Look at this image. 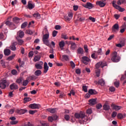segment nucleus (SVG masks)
<instances>
[{"mask_svg": "<svg viewBox=\"0 0 126 126\" xmlns=\"http://www.w3.org/2000/svg\"><path fill=\"white\" fill-rule=\"evenodd\" d=\"M15 58V54H13L12 56L7 58V60L8 61H12Z\"/></svg>", "mask_w": 126, "mask_h": 126, "instance_id": "32", "label": "nucleus"}, {"mask_svg": "<svg viewBox=\"0 0 126 126\" xmlns=\"http://www.w3.org/2000/svg\"><path fill=\"white\" fill-rule=\"evenodd\" d=\"M17 124H18V121H14L10 122L11 125H17Z\"/></svg>", "mask_w": 126, "mask_h": 126, "instance_id": "46", "label": "nucleus"}, {"mask_svg": "<svg viewBox=\"0 0 126 126\" xmlns=\"http://www.w3.org/2000/svg\"><path fill=\"white\" fill-rule=\"evenodd\" d=\"M113 5L115 8H116V9H118L121 12H123L125 10V8H122L121 6L117 5V4L115 3H113Z\"/></svg>", "mask_w": 126, "mask_h": 126, "instance_id": "8", "label": "nucleus"}, {"mask_svg": "<svg viewBox=\"0 0 126 126\" xmlns=\"http://www.w3.org/2000/svg\"><path fill=\"white\" fill-rule=\"evenodd\" d=\"M120 27L119 26V24H115L112 27V32L113 33H116V32L119 31Z\"/></svg>", "mask_w": 126, "mask_h": 126, "instance_id": "10", "label": "nucleus"}, {"mask_svg": "<svg viewBox=\"0 0 126 126\" xmlns=\"http://www.w3.org/2000/svg\"><path fill=\"white\" fill-rule=\"evenodd\" d=\"M98 84H100L101 86H104L105 85V81L103 79L99 80Z\"/></svg>", "mask_w": 126, "mask_h": 126, "instance_id": "30", "label": "nucleus"}, {"mask_svg": "<svg viewBox=\"0 0 126 126\" xmlns=\"http://www.w3.org/2000/svg\"><path fill=\"white\" fill-rule=\"evenodd\" d=\"M40 59H41V57L40 56H35L33 59V61L34 62H39L40 61Z\"/></svg>", "mask_w": 126, "mask_h": 126, "instance_id": "35", "label": "nucleus"}, {"mask_svg": "<svg viewBox=\"0 0 126 126\" xmlns=\"http://www.w3.org/2000/svg\"><path fill=\"white\" fill-rule=\"evenodd\" d=\"M27 24H28V23H27V22H25L24 23H23L21 25V28L23 29V28H25V27H26V26H27Z\"/></svg>", "mask_w": 126, "mask_h": 126, "instance_id": "37", "label": "nucleus"}, {"mask_svg": "<svg viewBox=\"0 0 126 126\" xmlns=\"http://www.w3.org/2000/svg\"><path fill=\"white\" fill-rule=\"evenodd\" d=\"M78 54H83V49L79 48L77 49Z\"/></svg>", "mask_w": 126, "mask_h": 126, "instance_id": "36", "label": "nucleus"}, {"mask_svg": "<svg viewBox=\"0 0 126 126\" xmlns=\"http://www.w3.org/2000/svg\"><path fill=\"white\" fill-rule=\"evenodd\" d=\"M25 126H34L33 124H31L30 122H29L27 124L25 125Z\"/></svg>", "mask_w": 126, "mask_h": 126, "instance_id": "64", "label": "nucleus"}, {"mask_svg": "<svg viewBox=\"0 0 126 126\" xmlns=\"http://www.w3.org/2000/svg\"><path fill=\"white\" fill-rule=\"evenodd\" d=\"M69 115H64V119L66 121H68L69 120Z\"/></svg>", "mask_w": 126, "mask_h": 126, "instance_id": "54", "label": "nucleus"}, {"mask_svg": "<svg viewBox=\"0 0 126 126\" xmlns=\"http://www.w3.org/2000/svg\"><path fill=\"white\" fill-rule=\"evenodd\" d=\"M115 86L118 88L120 86V83L119 82H115L114 83Z\"/></svg>", "mask_w": 126, "mask_h": 126, "instance_id": "56", "label": "nucleus"}, {"mask_svg": "<svg viewBox=\"0 0 126 126\" xmlns=\"http://www.w3.org/2000/svg\"><path fill=\"white\" fill-rule=\"evenodd\" d=\"M111 107L115 110V111H120L121 109H122V107L121 106H117L115 104L111 105Z\"/></svg>", "mask_w": 126, "mask_h": 126, "instance_id": "15", "label": "nucleus"}, {"mask_svg": "<svg viewBox=\"0 0 126 126\" xmlns=\"http://www.w3.org/2000/svg\"><path fill=\"white\" fill-rule=\"evenodd\" d=\"M29 108H31V109H39L41 108V105L40 104H36V103H33L31 104L29 106Z\"/></svg>", "mask_w": 126, "mask_h": 126, "instance_id": "6", "label": "nucleus"}, {"mask_svg": "<svg viewBox=\"0 0 126 126\" xmlns=\"http://www.w3.org/2000/svg\"><path fill=\"white\" fill-rule=\"evenodd\" d=\"M27 112V110L26 109H16L15 110V113L19 115H23V114H25Z\"/></svg>", "mask_w": 126, "mask_h": 126, "instance_id": "9", "label": "nucleus"}, {"mask_svg": "<svg viewBox=\"0 0 126 126\" xmlns=\"http://www.w3.org/2000/svg\"><path fill=\"white\" fill-rule=\"evenodd\" d=\"M57 34H58V31H54L52 32L53 37H56V36H57Z\"/></svg>", "mask_w": 126, "mask_h": 126, "instance_id": "44", "label": "nucleus"}, {"mask_svg": "<svg viewBox=\"0 0 126 126\" xmlns=\"http://www.w3.org/2000/svg\"><path fill=\"white\" fill-rule=\"evenodd\" d=\"M11 53V51L8 49H4V55H5V56H9Z\"/></svg>", "mask_w": 126, "mask_h": 126, "instance_id": "22", "label": "nucleus"}, {"mask_svg": "<svg viewBox=\"0 0 126 126\" xmlns=\"http://www.w3.org/2000/svg\"><path fill=\"white\" fill-rule=\"evenodd\" d=\"M15 45H16V42L12 43L11 45L9 47V49L12 51H16V47H15Z\"/></svg>", "mask_w": 126, "mask_h": 126, "instance_id": "19", "label": "nucleus"}, {"mask_svg": "<svg viewBox=\"0 0 126 126\" xmlns=\"http://www.w3.org/2000/svg\"><path fill=\"white\" fill-rule=\"evenodd\" d=\"M106 65H107V63L105 62H100L96 64L95 68L96 70H95V72L97 77L100 76V73L101 72V70L98 69V68L99 67H102V68H103V67L106 66Z\"/></svg>", "mask_w": 126, "mask_h": 126, "instance_id": "2", "label": "nucleus"}, {"mask_svg": "<svg viewBox=\"0 0 126 126\" xmlns=\"http://www.w3.org/2000/svg\"><path fill=\"white\" fill-rule=\"evenodd\" d=\"M34 56V53H33V51H31L29 53V57H33Z\"/></svg>", "mask_w": 126, "mask_h": 126, "instance_id": "60", "label": "nucleus"}, {"mask_svg": "<svg viewBox=\"0 0 126 126\" xmlns=\"http://www.w3.org/2000/svg\"><path fill=\"white\" fill-rule=\"evenodd\" d=\"M111 61L113 63H119V61H121V57L118 55V53H117V52H114L113 53Z\"/></svg>", "mask_w": 126, "mask_h": 126, "instance_id": "3", "label": "nucleus"}, {"mask_svg": "<svg viewBox=\"0 0 126 126\" xmlns=\"http://www.w3.org/2000/svg\"><path fill=\"white\" fill-rule=\"evenodd\" d=\"M36 112V110H30L29 114H30L31 115H34Z\"/></svg>", "mask_w": 126, "mask_h": 126, "instance_id": "45", "label": "nucleus"}, {"mask_svg": "<svg viewBox=\"0 0 126 126\" xmlns=\"http://www.w3.org/2000/svg\"><path fill=\"white\" fill-rule=\"evenodd\" d=\"M96 109H101L102 108V104L99 103L96 105Z\"/></svg>", "mask_w": 126, "mask_h": 126, "instance_id": "59", "label": "nucleus"}, {"mask_svg": "<svg viewBox=\"0 0 126 126\" xmlns=\"http://www.w3.org/2000/svg\"><path fill=\"white\" fill-rule=\"evenodd\" d=\"M43 68V73H47L49 70V66H48V63L46 62L44 63Z\"/></svg>", "mask_w": 126, "mask_h": 126, "instance_id": "14", "label": "nucleus"}, {"mask_svg": "<svg viewBox=\"0 0 126 126\" xmlns=\"http://www.w3.org/2000/svg\"><path fill=\"white\" fill-rule=\"evenodd\" d=\"M126 114H124V115H123V114L122 113H119L117 115V118L118 119H120L122 120V119H124V118H126Z\"/></svg>", "mask_w": 126, "mask_h": 126, "instance_id": "23", "label": "nucleus"}, {"mask_svg": "<svg viewBox=\"0 0 126 126\" xmlns=\"http://www.w3.org/2000/svg\"><path fill=\"white\" fill-rule=\"evenodd\" d=\"M42 74V71L40 70H36L34 72V75L35 76H40Z\"/></svg>", "mask_w": 126, "mask_h": 126, "instance_id": "24", "label": "nucleus"}, {"mask_svg": "<svg viewBox=\"0 0 126 126\" xmlns=\"http://www.w3.org/2000/svg\"><path fill=\"white\" fill-rule=\"evenodd\" d=\"M109 90L111 91V92H114L116 89H115V87H110L109 88Z\"/></svg>", "mask_w": 126, "mask_h": 126, "instance_id": "51", "label": "nucleus"}, {"mask_svg": "<svg viewBox=\"0 0 126 126\" xmlns=\"http://www.w3.org/2000/svg\"><path fill=\"white\" fill-rule=\"evenodd\" d=\"M117 112H116V111H114L113 112H112V118H116V117L117 116Z\"/></svg>", "mask_w": 126, "mask_h": 126, "instance_id": "47", "label": "nucleus"}, {"mask_svg": "<svg viewBox=\"0 0 126 126\" xmlns=\"http://www.w3.org/2000/svg\"><path fill=\"white\" fill-rule=\"evenodd\" d=\"M28 4L29 9H33L35 7V4L32 3V1H29Z\"/></svg>", "mask_w": 126, "mask_h": 126, "instance_id": "12", "label": "nucleus"}, {"mask_svg": "<svg viewBox=\"0 0 126 126\" xmlns=\"http://www.w3.org/2000/svg\"><path fill=\"white\" fill-rule=\"evenodd\" d=\"M82 59V62L85 64H88L89 62H91L90 59L86 56L83 57Z\"/></svg>", "mask_w": 126, "mask_h": 126, "instance_id": "7", "label": "nucleus"}, {"mask_svg": "<svg viewBox=\"0 0 126 126\" xmlns=\"http://www.w3.org/2000/svg\"><path fill=\"white\" fill-rule=\"evenodd\" d=\"M89 19H90V20H91V21H92V22H95V18H94L92 17H90Z\"/></svg>", "mask_w": 126, "mask_h": 126, "instance_id": "63", "label": "nucleus"}, {"mask_svg": "<svg viewBox=\"0 0 126 126\" xmlns=\"http://www.w3.org/2000/svg\"><path fill=\"white\" fill-rule=\"evenodd\" d=\"M47 112H49L51 114L57 113V108H48L46 109Z\"/></svg>", "mask_w": 126, "mask_h": 126, "instance_id": "18", "label": "nucleus"}, {"mask_svg": "<svg viewBox=\"0 0 126 126\" xmlns=\"http://www.w3.org/2000/svg\"><path fill=\"white\" fill-rule=\"evenodd\" d=\"M52 118H53V121H57L58 120V116L53 115L52 116Z\"/></svg>", "mask_w": 126, "mask_h": 126, "instance_id": "50", "label": "nucleus"}, {"mask_svg": "<svg viewBox=\"0 0 126 126\" xmlns=\"http://www.w3.org/2000/svg\"><path fill=\"white\" fill-rule=\"evenodd\" d=\"M89 93L90 95H96V94H97V92L94 90L91 89L89 91Z\"/></svg>", "mask_w": 126, "mask_h": 126, "instance_id": "25", "label": "nucleus"}, {"mask_svg": "<svg viewBox=\"0 0 126 126\" xmlns=\"http://www.w3.org/2000/svg\"><path fill=\"white\" fill-rule=\"evenodd\" d=\"M103 110H105V111H108V110H110V105L108 104H104L103 106Z\"/></svg>", "mask_w": 126, "mask_h": 126, "instance_id": "28", "label": "nucleus"}, {"mask_svg": "<svg viewBox=\"0 0 126 126\" xmlns=\"http://www.w3.org/2000/svg\"><path fill=\"white\" fill-rule=\"evenodd\" d=\"M17 35L20 38H23L24 37V32L23 31H19L17 32Z\"/></svg>", "mask_w": 126, "mask_h": 126, "instance_id": "16", "label": "nucleus"}, {"mask_svg": "<svg viewBox=\"0 0 126 126\" xmlns=\"http://www.w3.org/2000/svg\"><path fill=\"white\" fill-rule=\"evenodd\" d=\"M125 2H126V0H119L117 1V4H118V5H121L122 3H125Z\"/></svg>", "mask_w": 126, "mask_h": 126, "instance_id": "34", "label": "nucleus"}, {"mask_svg": "<svg viewBox=\"0 0 126 126\" xmlns=\"http://www.w3.org/2000/svg\"><path fill=\"white\" fill-rule=\"evenodd\" d=\"M59 47L61 50L63 49V47H64V41L63 40H62L59 42Z\"/></svg>", "mask_w": 126, "mask_h": 126, "instance_id": "26", "label": "nucleus"}, {"mask_svg": "<svg viewBox=\"0 0 126 126\" xmlns=\"http://www.w3.org/2000/svg\"><path fill=\"white\" fill-rule=\"evenodd\" d=\"M85 7H86V8H89V9H91L93 8V4L90 2H87V4L85 5Z\"/></svg>", "mask_w": 126, "mask_h": 126, "instance_id": "20", "label": "nucleus"}, {"mask_svg": "<svg viewBox=\"0 0 126 126\" xmlns=\"http://www.w3.org/2000/svg\"><path fill=\"white\" fill-rule=\"evenodd\" d=\"M61 28H62V27L60 25H56L55 26L56 30H60V29H61Z\"/></svg>", "mask_w": 126, "mask_h": 126, "instance_id": "57", "label": "nucleus"}, {"mask_svg": "<svg viewBox=\"0 0 126 126\" xmlns=\"http://www.w3.org/2000/svg\"><path fill=\"white\" fill-rule=\"evenodd\" d=\"M49 38H50V34L49 32L44 34L42 36V41L45 45H46V46H49V45H50Z\"/></svg>", "mask_w": 126, "mask_h": 126, "instance_id": "4", "label": "nucleus"}, {"mask_svg": "<svg viewBox=\"0 0 126 126\" xmlns=\"http://www.w3.org/2000/svg\"><path fill=\"white\" fill-rule=\"evenodd\" d=\"M11 73L13 75H16V74H17V71H16V70H12L11 71Z\"/></svg>", "mask_w": 126, "mask_h": 126, "instance_id": "48", "label": "nucleus"}, {"mask_svg": "<svg viewBox=\"0 0 126 126\" xmlns=\"http://www.w3.org/2000/svg\"><path fill=\"white\" fill-rule=\"evenodd\" d=\"M31 98H30V97H25L24 98V101L25 102H29V101H31Z\"/></svg>", "mask_w": 126, "mask_h": 126, "instance_id": "52", "label": "nucleus"}, {"mask_svg": "<svg viewBox=\"0 0 126 126\" xmlns=\"http://www.w3.org/2000/svg\"><path fill=\"white\" fill-rule=\"evenodd\" d=\"M75 117L76 119H78L79 123L82 125L88 121V117L85 115V113L83 112H81L79 113H75Z\"/></svg>", "mask_w": 126, "mask_h": 126, "instance_id": "1", "label": "nucleus"}, {"mask_svg": "<svg viewBox=\"0 0 126 126\" xmlns=\"http://www.w3.org/2000/svg\"><path fill=\"white\" fill-rule=\"evenodd\" d=\"M97 54L98 55H99V56H101V55H102V48H100L97 51Z\"/></svg>", "mask_w": 126, "mask_h": 126, "instance_id": "49", "label": "nucleus"}, {"mask_svg": "<svg viewBox=\"0 0 126 126\" xmlns=\"http://www.w3.org/2000/svg\"><path fill=\"white\" fill-rule=\"evenodd\" d=\"M92 109L89 108L88 110H87L86 113L88 114V115H91V114H92Z\"/></svg>", "mask_w": 126, "mask_h": 126, "instance_id": "38", "label": "nucleus"}, {"mask_svg": "<svg viewBox=\"0 0 126 126\" xmlns=\"http://www.w3.org/2000/svg\"><path fill=\"white\" fill-rule=\"evenodd\" d=\"M96 3L97 5H99V6H100V7H104V6L106 5V3L101 1H96Z\"/></svg>", "mask_w": 126, "mask_h": 126, "instance_id": "17", "label": "nucleus"}, {"mask_svg": "<svg viewBox=\"0 0 126 126\" xmlns=\"http://www.w3.org/2000/svg\"><path fill=\"white\" fill-rule=\"evenodd\" d=\"M28 83H29V81H28V80H26L23 82V86H27Z\"/></svg>", "mask_w": 126, "mask_h": 126, "instance_id": "39", "label": "nucleus"}, {"mask_svg": "<svg viewBox=\"0 0 126 126\" xmlns=\"http://www.w3.org/2000/svg\"><path fill=\"white\" fill-rule=\"evenodd\" d=\"M68 60H69L68 56H67L66 55L63 56V59L62 60V61L63 62H64V61H66V62H67V61H68Z\"/></svg>", "mask_w": 126, "mask_h": 126, "instance_id": "29", "label": "nucleus"}, {"mask_svg": "<svg viewBox=\"0 0 126 126\" xmlns=\"http://www.w3.org/2000/svg\"><path fill=\"white\" fill-rule=\"evenodd\" d=\"M40 63L41 64L38 63L35 65V67H36L37 69H42V68H43V66H42L43 62H41Z\"/></svg>", "mask_w": 126, "mask_h": 126, "instance_id": "21", "label": "nucleus"}, {"mask_svg": "<svg viewBox=\"0 0 126 126\" xmlns=\"http://www.w3.org/2000/svg\"><path fill=\"white\" fill-rule=\"evenodd\" d=\"M48 120V121L50 122L51 123L54 121V119L53 118L52 116L49 117Z\"/></svg>", "mask_w": 126, "mask_h": 126, "instance_id": "53", "label": "nucleus"}, {"mask_svg": "<svg viewBox=\"0 0 126 126\" xmlns=\"http://www.w3.org/2000/svg\"><path fill=\"white\" fill-rule=\"evenodd\" d=\"M33 17L36 18L37 19H40V18H41V15L38 12L33 14Z\"/></svg>", "mask_w": 126, "mask_h": 126, "instance_id": "27", "label": "nucleus"}, {"mask_svg": "<svg viewBox=\"0 0 126 126\" xmlns=\"http://www.w3.org/2000/svg\"><path fill=\"white\" fill-rule=\"evenodd\" d=\"M5 24L6 25H7L8 26H10V25H11V23L9 21H7Z\"/></svg>", "mask_w": 126, "mask_h": 126, "instance_id": "62", "label": "nucleus"}, {"mask_svg": "<svg viewBox=\"0 0 126 126\" xmlns=\"http://www.w3.org/2000/svg\"><path fill=\"white\" fill-rule=\"evenodd\" d=\"M26 33H27V34H29V35H32V34H33V32L30 30H28L26 31Z\"/></svg>", "mask_w": 126, "mask_h": 126, "instance_id": "41", "label": "nucleus"}, {"mask_svg": "<svg viewBox=\"0 0 126 126\" xmlns=\"http://www.w3.org/2000/svg\"><path fill=\"white\" fill-rule=\"evenodd\" d=\"M13 20L15 23H19L20 19L18 17H15L13 19Z\"/></svg>", "mask_w": 126, "mask_h": 126, "instance_id": "33", "label": "nucleus"}, {"mask_svg": "<svg viewBox=\"0 0 126 126\" xmlns=\"http://www.w3.org/2000/svg\"><path fill=\"white\" fill-rule=\"evenodd\" d=\"M62 39H64V40H67V39H68V37H67L66 35H64V34L62 35Z\"/></svg>", "mask_w": 126, "mask_h": 126, "instance_id": "43", "label": "nucleus"}, {"mask_svg": "<svg viewBox=\"0 0 126 126\" xmlns=\"http://www.w3.org/2000/svg\"><path fill=\"white\" fill-rule=\"evenodd\" d=\"M18 45H22V44H23V43H24V41H23V40L22 39H18Z\"/></svg>", "mask_w": 126, "mask_h": 126, "instance_id": "40", "label": "nucleus"}, {"mask_svg": "<svg viewBox=\"0 0 126 126\" xmlns=\"http://www.w3.org/2000/svg\"><path fill=\"white\" fill-rule=\"evenodd\" d=\"M78 20L79 21H84V20H85V18L82 17H80L78 19Z\"/></svg>", "mask_w": 126, "mask_h": 126, "instance_id": "55", "label": "nucleus"}, {"mask_svg": "<svg viewBox=\"0 0 126 126\" xmlns=\"http://www.w3.org/2000/svg\"><path fill=\"white\" fill-rule=\"evenodd\" d=\"M76 48V44H75V43L74 42H72L71 43V49H72V50H74V49H75Z\"/></svg>", "mask_w": 126, "mask_h": 126, "instance_id": "31", "label": "nucleus"}, {"mask_svg": "<svg viewBox=\"0 0 126 126\" xmlns=\"http://www.w3.org/2000/svg\"><path fill=\"white\" fill-rule=\"evenodd\" d=\"M83 90L84 92H87V87L86 86H83Z\"/></svg>", "mask_w": 126, "mask_h": 126, "instance_id": "61", "label": "nucleus"}, {"mask_svg": "<svg viewBox=\"0 0 126 126\" xmlns=\"http://www.w3.org/2000/svg\"><path fill=\"white\" fill-rule=\"evenodd\" d=\"M9 86V82L6 80H2L0 81V88L1 89H5L6 86Z\"/></svg>", "mask_w": 126, "mask_h": 126, "instance_id": "5", "label": "nucleus"}, {"mask_svg": "<svg viewBox=\"0 0 126 126\" xmlns=\"http://www.w3.org/2000/svg\"><path fill=\"white\" fill-rule=\"evenodd\" d=\"M70 64L72 68H74V67H75V64L74 63H73V62L71 61L70 62Z\"/></svg>", "mask_w": 126, "mask_h": 126, "instance_id": "42", "label": "nucleus"}, {"mask_svg": "<svg viewBox=\"0 0 126 126\" xmlns=\"http://www.w3.org/2000/svg\"><path fill=\"white\" fill-rule=\"evenodd\" d=\"M11 90H16L18 88V86L15 83H12L10 85Z\"/></svg>", "mask_w": 126, "mask_h": 126, "instance_id": "13", "label": "nucleus"}, {"mask_svg": "<svg viewBox=\"0 0 126 126\" xmlns=\"http://www.w3.org/2000/svg\"><path fill=\"white\" fill-rule=\"evenodd\" d=\"M89 105L90 106H94V105H95L97 103V99H91L89 100Z\"/></svg>", "mask_w": 126, "mask_h": 126, "instance_id": "11", "label": "nucleus"}, {"mask_svg": "<svg viewBox=\"0 0 126 126\" xmlns=\"http://www.w3.org/2000/svg\"><path fill=\"white\" fill-rule=\"evenodd\" d=\"M84 48L86 53H88V48L87 47V45H85Z\"/></svg>", "mask_w": 126, "mask_h": 126, "instance_id": "58", "label": "nucleus"}]
</instances>
